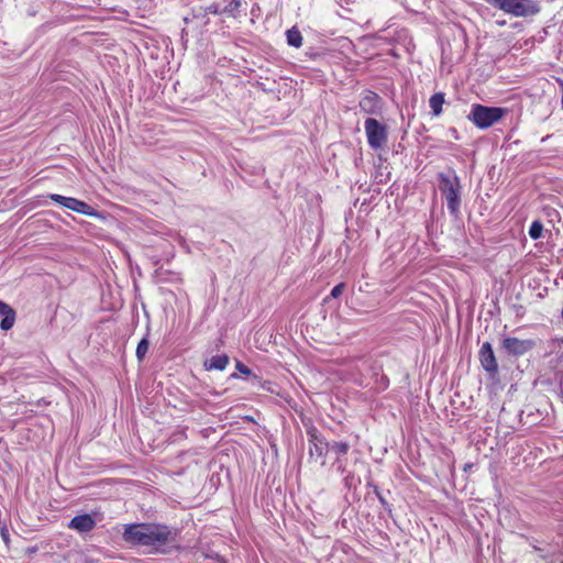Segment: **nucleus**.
<instances>
[{"label": "nucleus", "mask_w": 563, "mask_h": 563, "mask_svg": "<svg viewBox=\"0 0 563 563\" xmlns=\"http://www.w3.org/2000/svg\"><path fill=\"white\" fill-rule=\"evenodd\" d=\"M125 542L133 545L161 548L172 541V531L167 526L136 523L126 526L123 532Z\"/></svg>", "instance_id": "obj_1"}, {"label": "nucleus", "mask_w": 563, "mask_h": 563, "mask_svg": "<svg viewBox=\"0 0 563 563\" xmlns=\"http://www.w3.org/2000/svg\"><path fill=\"white\" fill-rule=\"evenodd\" d=\"M439 189L445 198L448 209L454 216L459 213L461 205V184L459 177L453 172L452 174L439 173Z\"/></svg>", "instance_id": "obj_2"}, {"label": "nucleus", "mask_w": 563, "mask_h": 563, "mask_svg": "<svg viewBox=\"0 0 563 563\" xmlns=\"http://www.w3.org/2000/svg\"><path fill=\"white\" fill-rule=\"evenodd\" d=\"M505 109L497 107H487L483 104H473L467 119L478 129H487L498 122L505 114Z\"/></svg>", "instance_id": "obj_3"}, {"label": "nucleus", "mask_w": 563, "mask_h": 563, "mask_svg": "<svg viewBox=\"0 0 563 563\" xmlns=\"http://www.w3.org/2000/svg\"><path fill=\"white\" fill-rule=\"evenodd\" d=\"M365 134L367 143L371 148H383L388 139L387 126L374 118H368L364 122Z\"/></svg>", "instance_id": "obj_4"}, {"label": "nucleus", "mask_w": 563, "mask_h": 563, "mask_svg": "<svg viewBox=\"0 0 563 563\" xmlns=\"http://www.w3.org/2000/svg\"><path fill=\"white\" fill-rule=\"evenodd\" d=\"M49 198L55 201L56 203L73 210L75 212L86 214V216H92L95 214L93 209L87 205L85 201L78 200L76 198L71 197H65L57 194L49 195Z\"/></svg>", "instance_id": "obj_5"}, {"label": "nucleus", "mask_w": 563, "mask_h": 563, "mask_svg": "<svg viewBox=\"0 0 563 563\" xmlns=\"http://www.w3.org/2000/svg\"><path fill=\"white\" fill-rule=\"evenodd\" d=\"M358 107L365 114H379L383 109L382 98L377 93L366 90L361 96Z\"/></svg>", "instance_id": "obj_6"}, {"label": "nucleus", "mask_w": 563, "mask_h": 563, "mask_svg": "<svg viewBox=\"0 0 563 563\" xmlns=\"http://www.w3.org/2000/svg\"><path fill=\"white\" fill-rule=\"evenodd\" d=\"M536 343L533 340H522L518 338H505L503 340V347L507 351V353L521 356L532 350Z\"/></svg>", "instance_id": "obj_7"}, {"label": "nucleus", "mask_w": 563, "mask_h": 563, "mask_svg": "<svg viewBox=\"0 0 563 563\" xmlns=\"http://www.w3.org/2000/svg\"><path fill=\"white\" fill-rule=\"evenodd\" d=\"M309 455L311 459L320 461L321 465L323 466L325 464L324 456L329 451V443L323 438L319 437L316 432H309Z\"/></svg>", "instance_id": "obj_8"}, {"label": "nucleus", "mask_w": 563, "mask_h": 563, "mask_svg": "<svg viewBox=\"0 0 563 563\" xmlns=\"http://www.w3.org/2000/svg\"><path fill=\"white\" fill-rule=\"evenodd\" d=\"M479 361L483 368L490 373L496 374L498 371V364L493 351V346L489 342L483 343L479 350Z\"/></svg>", "instance_id": "obj_9"}, {"label": "nucleus", "mask_w": 563, "mask_h": 563, "mask_svg": "<svg viewBox=\"0 0 563 563\" xmlns=\"http://www.w3.org/2000/svg\"><path fill=\"white\" fill-rule=\"evenodd\" d=\"M96 527V521L89 514L78 515L74 517L68 528L76 530L80 533L89 532Z\"/></svg>", "instance_id": "obj_10"}, {"label": "nucleus", "mask_w": 563, "mask_h": 563, "mask_svg": "<svg viewBox=\"0 0 563 563\" xmlns=\"http://www.w3.org/2000/svg\"><path fill=\"white\" fill-rule=\"evenodd\" d=\"M0 316H3L0 328L4 331L10 330L15 321V311L2 300H0Z\"/></svg>", "instance_id": "obj_11"}, {"label": "nucleus", "mask_w": 563, "mask_h": 563, "mask_svg": "<svg viewBox=\"0 0 563 563\" xmlns=\"http://www.w3.org/2000/svg\"><path fill=\"white\" fill-rule=\"evenodd\" d=\"M229 364V356L227 354L214 355L205 362L207 371H223Z\"/></svg>", "instance_id": "obj_12"}, {"label": "nucleus", "mask_w": 563, "mask_h": 563, "mask_svg": "<svg viewBox=\"0 0 563 563\" xmlns=\"http://www.w3.org/2000/svg\"><path fill=\"white\" fill-rule=\"evenodd\" d=\"M444 103V93L437 92L429 99V106L432 110L433 115L438 117L442 112V106Z\"/></svg>", "instance_id": "obj_13"}, {"label": "nucleus", "mask_w": 563, "mask_h": 563, "mask_svg": "<svg viewBox=\"0 0 563 563\" xmlns=\"http://www.w3.org/2000/svg\"><path fill=\"white\" fill-rule=\"evenodd\" d=\"M287 43L290 46L299 48L302 45V36L297 27H291L286 32Z\"/></svg>", "instance_id": "obj_14"}, {"label": "nucleus", "mask_w": 563, "mask_h": 563, "mask_svg": "<svg viewBox=\"0 0 563 563\" xmlns=\"http://www.w3.org/2000/svg\"><path fill=\"white\" fill-rule=\"evenodd\" d=\"M350 450V444L347 442H333L329 443V451L335 453L336 462L340 463L341 456L346 455Z\"/></svg>", "instance_id": "obj_15"}, {"label": "nucleus", "mask_w": 563, "mask_h": 563, "mask_svg": "<svg viewBox=\"0 0 563 563\" xmlns=\"http://www.w3.org/2000/svg\"><path fill=\"white\" fill-rule=\"evenodd\" d=\"M242 7L241 0H228V3L223 8L222 12L231 16H236L240 8Z\"/></svg>", "instance_id": "obj_16"}, {"label": "nucleus", "mask_w": 563, "mask_h": 563, "mask_svg": "<svg viewBox=\"0 0 563 563\" xmlns=\"http://www.w3.org/2000/svg\"><path fill=\"white\" fill-rule=\"evenodd\" d=\"M543 225L540 221H533L530 229L529 235L533 240H538L542 236Z\"/></svg>", "instance_id": "obj_17"}, {"label": "nucleus", "mask_w": 563, "mask_h": 563, "mask_svg": "<svg viewBox=\"0 0 563 563\" xmlns=\"http://www.w3.org/2000/svg\"><path fill=\"white\" fill-rule=\"evenodd\" d=\"M148 351V341L146 339H142L136 347V356L140 361L144 358Z\"/></svg>", "instance_id": "obj_18"}, {"label": "nucleus", "mask_w": 563, "mask_h": 563, "mask_svg": "<svg viewBox=\"0 0 563 563\" xmlns=\"http://www.w3.org/2000/svg\"><path fill=\"white\" fill-rule=\"evenodd\" d=\"M344 289H345V284L344 283H340V284L335 285L332 288L330 296L333 297V298H338V297H340L342 295Z\"/></svg>", "instance_id": "obj_19"}, {"label": "nucleus", "mask_w": 563, "mask_h": 563, "mask_svg": "<svg viewBox=\"0 0 563 563\" xmlns=\"http://www.w3.org/2000/svg\"><path fill=\"white\" fill-rule=\"evenodd\" d=\"M236 369L242 373V374H245V375H250L252 373V371L245 366L244 364H242L241 362H238L236 363Z\"/></svg>", "instance_id": "obj_20"}, {"label": "nucleus", "mask_w": 563, "mask_h": 563, "mask_svg": "<svg viewBox=\"0 0 563 563\" xmlns=\"http://www.w3.org/2000/svg\"><path fill=\"white\" fill-rule=\"evenodd\" d=\"M207 12L208 13H212V14H220V13H223L222 11H220L218 9L217 5H210L208 9H207Z\"/></svg>", "instance_id": "obj_21"}, {"label": "nucleus", "mask_w": 563, "mask_h": 563, "mask_svg": "<svg viewBox=\"0 0 563 563\" xmlns=\"http://www.w3.org/2000/svg\"><path fill=\"white\" fill-rule=\"evenodd\" d=\"M377 495H378L379 501H380L382 504H385V499H384L379 494H377Z\"/></svg>", "instance_id": "obj_22"}]
</instances>
